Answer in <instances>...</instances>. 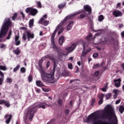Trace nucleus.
Masks as SVG:
<instances>
[{"label": "nucleus", "instance_id": "nucleus-62", "mask_svg": "<svg viewBox=\"0 0 124 124\" xmlns=\"http://www.w3.org/2000/svg\"><path fill=\"white\" fill-rule=\"evenodd\" d=\"M0 76L1 77H4V75L3 74V73L0 70Z\"/></svg>", "mask_w": 124, "mask_h": 124}, {"label": "nucleus", "instance_id": "nucleus-8", "mask_svg": "<svg viewBox=\"0 0 124 124\" xmlns=\"http://www.w3.org/2000/svg\"><path fill=\"white\" fill-rule=\"evenodd\" d=\"M46 59H49L51 61H55V57H54V55L53 54H48L44 57H43L41 60L39 61L38 64H42V62H43V61L44 60H46Z\"/></svg>", "mask_w": 124, "mask_h": 124}, {"label": "nucleus", "instance_id": "nucleus-35", "mask_svg": "<svg viewBox=\"0 0 124 124\" xmlns=\"http://www.w3.org/2000/svg\"><path fill=\"white\" fill-rule=\"evenodd\" d=\"M12 35V31L10 30L9 32V34L8 36L6 37V39L9 40L10 39V38L11 37V35Z\"/></svg>", "mask_w": 124, "mask_h": 124}, {"label": "nucleus", "instance_id": "nucleus-51", "mask_svg": "<svg viewBox=\"0 0 124 124\" xmlns=\"http://www.w3.org/2000/svg\"><path fill=\"white\" fill-rule=\"evenodd\" d=\"M28 81L30 83L32 81V77L31 76H29L28 77Z\"/></svg>", "mask_w": 124, "mask_h": 124}, {"label": "nucleus", "instance_id": "nucleus-56", "mask_svg": "<svg viewBox=\"0 0 124 124\" xmlns=\"http://www.w3.org/2000/svg\"><path fill=\"white\" fill-rule=\"evenodd\" d=\"M100 34H101V33L100 32H98V33H96V34H95L94 37H93V39H94V38H96V36H99V35H100Z\"/></svg>", "mask_w": 124, "mask_h": 124}, {"label": "nucleus", "instance_id": "nucleus-44", "mask_svg": "<svg viewBox=\"0 0 124 124\" xmlns=\"http://www.w3.org/2000/svg\"><path fill=\"white\" fill-rule=\"evenodd\" d=\"M68 67L69 69H73V65H72V63H69L68 64Z\"/></svg>", "mask_w": 124, "mask_h": 124}, {"label": "nucleus", "instance_id": "nucleus-31", "mask_svg": "<svg viewBox=\"0 0 124 124\" xmlns=\"http://www.w3.org/2000/svg\"><path fill=\"white\" fill-rule=\"evenodd\" d=\"M103 20H104V16H103V15H101L98 17V21L99 22H102Z\"/></svg>", "mask_w": 124, "mask_h": 124}, {"label": "nucleus", "instance_id": "nucleus-10", "mask_svg": "<svg viewBox=\"0 0 124 124\" xmlns=\"http://www.w3.org/2000/svg\"><path fill=\"white\" fill-rule=\"evenodd\" d=\"M83 9H84V11H85V12H88L89 15H91V14H92V9L91 6L89 5H84L83 6Z\"/></svg>", "mask_w": 124, "mask_h": 124}, {"label": "nucleus", "instance_id": "nucleus-4", "mask_svg": "<svg viewBox=\"0 0 124 124\" xmlns=\"http://www.w3.org/2000/svg\"><path fill=\"white\" fill-rule=\"evenodd\" d=\"M57 67V64L56 63H54L53 64V69L50 71V73H48V83H54L55 82H57L60 78V76H58L57 78L55 79L54 76L55 75V71H56V68Z\"/></svg>", "mask_w": 124, "mask_h": 124}, {"label": "nucleus", "instance_id": "nucleus-60", "mask_svg": "<svg viewBox=\"0 0 124 124\" xmlns=\"http://www.w3.org/2000/svg\"><path fill=\"white\" fill-rule=\"evenodd\" d=\"M75 81H79V80L78 79H72L70 81V83H73V82H75Z\"/></svg>", "mask_w": 124, "mask_h": 124}, {"label": "nucleus", "instance_id": "nucleus-23", "mask_svg": "<svg viewBox=\"0 0 124 124\" xmlns=\"http://www.w3.org/2000/svg\"><path fill=\"white\" fill-rule=\"evenodd\" d=\"M51 43L52 44V49H53V50H55V51H56V52H57L60 48L58 47L57 46H56L55 42H51Z\"/></svg>", "mask_w": 124, "mask_h": 124}, {"label": "nucleus", "instance_id": "nucleus-32", "mask_svg": "<svg viewBox=\"0 0 124 124\" xmlns=\"http://www.w3.org/2000/svg\"><path fill=\"white\" fill-rule=\"evenodd\" d=\"M20 67H21L20 65H17L13 69L14 72H16L17 70H19Z\"/></svg>", "mask_w": 124, "mask_h": 124}, {"label": "nucleus", "instance_id": "nucleus-53", "mask_svg": "<svg viewBox=\"0 0 124 124\" xmlns=\"http://www.w3.org/2000/svg\"><path fill=\"white\" fill-rule=\"evenodd\" d=\"M62 31H63V28L60 29L58 31V35H60V34H61V33L62 32Z\"/></svg>", "mask_w": 124, "mask_h": 124}, {"label": "nucleus", "instance_id": "nucleus-55", "mask_svg": "<svg viewBox=\"0 0 124 124\" xmlns=\"http://www.w3.org/2000/svg\"><path fill=\"white\" fill-rule=\"evenodd\" d=\"M99 75V71H95L94 73V76H98Z\"/></svg>", "mask_w": 124, "mask_h": 124}, {"label": "nucleus", "instance_id": "nucleus-2", "mask_svg": "<svg viewBox=\"0 0 124 124\" xmlns=\"http://www.w3.org/2000/svg\"><path fill=\"white\" fill-rule=\"evenodd\" d=\"M36 104L37 105L29 109L27 111V115L28 116L30 115L29 116V120H32L33 116H34V114L37 112V109H39V108L45 109L46 108V106H47V107L51 106L50 105L47 104L45 102H38L36 103Z\"/></svg>", "mask_w": 124, "mask_h": 124}, {"label": "nucleus", "instance_id": "nucleus-58", "mask_svg": "<svg viewBox=\"0 0 124 124\" xmlns=\"http://www.w3.org/2000/svg\"><path fill=\"white\" fill-rule=\"evenodd\" d=\"M121 101H122V100L121 99H119L118 100H117L116 102H115V104L117 105V104H119V103H120L121 102Z\"/></svg>", "mask_w": 124, "mask_h": 124}, {"label": "nucleus", "instance_id": "nucleus-57", "mask_svg": "<svg viewBox=\"0 0 124 124\" xmlns=\"http://www.w3.org/2000/svg\"><path fill=\"white\" fill-rule=\"evenodd\" d=\"M5 102V100L0 99V105L4 104Z\"/></svg>", "mask_w": 124, "mask_h": 124}, {"label": "nucleus", "instance_id": "nucleus-21", "mask_svg": "<svg viewBox=\"0 0 124 124\" xmlns=\"http://www.w3.org/2000/svg\"><path fill=\"white\" fill-rule=\"evenodd\" d=\"M36 85L37 87H40V88L45 87V85H44L41 80H37L36 81Z\"/></svg>", "mask_w": 124, "mask_h": 124}, {"label": "nucleus", "instance_id": "nucleus-7", "mask_svg": "<svg viewBox=\"0 0 124 124\" xmlns=\"http://www.w3.org/2000/svg\"><path fill=\"white\" fill-rule=\"evenodd\" d=\"M81 13H86V11L85 10H80L77 13H75L74 14H71L65 17L64 19V21H68V20H70V19H73L76 15H78V14H81Z\"/></svg>", "mask_w": 124, "mask_h": 124}, {"label": "nucleus", "instance_id": "nucleus-6", "mask_svg": "<svg viewBox=\"0 0 124 124\" xmlns=\"http://www.w3.org/2000/svg\"><path fill=\"white\" fill-rule=\"evenodd\" d=\"M66 23V21L64 19L63 20L62 22H61L58 26L56 27L55 30L53 32L52 34L51 35V42H55V36H56V33H57V31L60 30V28L63 24H65Z\"/></svg>", "mask_w": 124, "mask_h": 124}, {"label": "nucleus", "instance_id": "nucleus-41", "mask_svg": "<svg viewBox=\"0 0 124 124\" xmlns=\"http://www.w3.org/2000/svg\"><path fill=\"white\" fill-rule=\"evenodd\" d=\"M18 16V14H17V13H15L13 15V16L12 17V19L13 21L15 20V19H16V18H17Z\"/></svg>", "mask_w": 124, "mask_h": 124}, {"label": "nucleus", "instance_id": "nucleus-28", "mask_svg": "<svg viewBox=\"0 0 124 124\" xmlns=\"http://www.w3.org/2000/svg\"><path fill=\"white\" fill-rule=\"evenodd\" d=\"M105 96L107 100H109V99H110L111 97H112V93H108L105 95Z\"/></svg>", "mask_w": 124, "mask_h": 124}, {"label": "nucleus", "instance_id": "nucleus-12", "mask_svg": "<svg viewBox=\"0 0 124 124\" xmlns=\"http://www.w3.org/2000/svg\"><path fill=\"white\" fill-rule=\"evenodd\" d=\"M112 14L116 17H122L123 16V13L119 10H115L113 12Z\"/></svg>", "mask_w": 124, "mask_h": 124}, {"label": "nucleus", "instance_id": "nucleus-22", "mask_svg": "<svg viewBox=\"0 0 124 124\" xmlns=\"http://www.w3.org/2000/svg\"><path fill=\"white\" fill-rule=\"evenodd\" d=\"M63 42H64V36H61L59 38V43L60 45H62V44H63Z\"/></svg>", "mask_w": 124, "mask_h": 124}, {"label": "nucleus", "instance_id": "nucleus-9", "mask_svg": "<svg viewBox=\"0 0 124 124\" xmlns=\"http://www.w3.org/2000/svg\"><path fill=\"white\" fill-rule=\"evenodd\" d=\"M76 46H77L76 44H72L71 46L65 48V50L67 51V52L64 51L63 53L64 54L65 53H68V54H69V53H71V52L74 51L75 48H76Z\"/></svg>", "mask_w": 124, "mask_h": 124}, {"label": "nucleus", "instance_id": "nucleus-13", "mask_svg": "<svg viewBox=\"0 0 124 124\" xmlns=\"http://www.w3.org/2000/svg\"><path fill=\"white\" fill-rule=\"evenodd\" d=\"M26 33L28 41H30L31 39H33L34 38V34L31 33V31H26Z\"/></svg>", "mask_w": 124, "mask_h": 124}, {"label": "nucleus", "instance_id": "nucleus-61", "mask_svg": "<svg viewBox=\"0 0 124 124\" xmlns=\"http://www.w3.org/2000/svg\"><path fill=\"white\" fill-rule=\"evenodd\" d=\"M4 47H5V45L1 44H0V48L2 49V48H4Z\"/></svg>", "mask_w": 124, "mask_h": 124}, {"label": "nucleus", "instance_id": "nucleus-43", "mask_svg": "<svg viewBox=\"0 0 124 124\" xmlns=\"http://www.w3.org/2000/svg\"><path fill=\"white\" fill-rule=\"evenodd\" d=\"M20 72L21 73H25L26 72V68L25 67H22L20 68Z\"/></svg>", "mask_w": 124, "mask_h": 124}, {"label": "nucleus", "instance_id": "nucleus-59", "mask_svg": "<svg viewBox=\"0 0 124 124\" xmlns=\"http://www.w3.org/2000/svg\"><path fill=\"white\" fill-rule=\"evenodd\" d=\"M19 38H20V36H15V41H18L19 40Z\"/></svg>", "mask_w": 124, "mask_h": 124}, {"label": "nucleus", "instance_id": "nucleus-50", "mask_svg": "<svg viewBox=\"0 0 124 124\" xmlns=\"http://www.w3.org/2000/svg\"><path fill=\"white\" fill-rule=\"evenodd\" d=\"M42 90L43 92H45L46 93H48V92H50L51 90L50 89H46V88H42Z\"/></svg>", "mask_w": 124, "mask_h": 124}, {"label": "nucleus", "instance_id": "nucleus-26", "mask_svg": "<svg viewBox=\"0 0 124 124\" xmlns=\"http://www.w3.org/2000/svg\"><path fill=\"white\" fill-rule=\"evenodd\" d=\"M34 22V19H31L29 21V28H32L33 27V23Z\"/></svg>", "mask_w": 124, "mask_h": 124}, {"label": "nucleus", "instance_id": "nucleus-27", "mask_svg": "<svg viewBox=\"0 0 124 124\" xmlns=\"http://www.w3.org/2000/svg\"><path fill=\"white\" fill-rule=\"evenodd\" d=\"M89 20L90 27L93 30V20H92V18H91V17L89 18Z\"/></svg>", "mask_w": 124, "mask_h": 124}, {"label": "nucleus", "instance_id": "nucleus-18", "mask_svg": "<svg viewBox=\"0 0 124 124\" xmlns=\"http://www.w3.org/2000/svg\"><path fill=\"white\" fill-rule=\"evenodd\" d=\"M38 13V11L36 9L32 8L31 10L30 14L31 16H35Z\"/></svg>", "mask_w": 124, "mask_h": 124}, {"label": "nucleus", "instance_id": "nucleus-20", "mask_svg": "<svg viewBox=\"0 0 124 124\" xmlns=\"http://www.w3.org/2000/svg\"><path fill=\"white\" fill-rule=\"evenodd\" d=\"M73 24H74V21H70L67 27V31H70L72 29V27L73 26Z\"/></svg>", "mask_w": 124, "mask_h": 124}, {"label": "nucleus", "instance_id": "nucleus-3", "mask_svg": "<svg viewBox=\"0 0 124 124\" xmlns=\"http://www.w3.org/2000/svg\"><path fill=\"white\" fill-rule=\"evenodd\" d=\"M11 25H12V23L10 20V18H6L0 31V38H2V37H4L6 35L9 30V27H11Z\"/></svg>", "mask_w": 124, "mask_h": 124}, {"label": "nucleus", "instance_id": "nucleus-17", "mask_svg": "<svg viewBox=\"0 0 124 124\" xmlns=\"http://www.w3.org/2000/svg\"><path fill=\"white\" fill-rule=\"evenodd\" d=\"M57 52L59 57H62V56H67L68 55V52L64 53L63 52H64V51L61 49H59Z\"/></svg>", "mask_w": 124, "mask_h": 124}, {"label": "nucleus", "instance_id": "nucleus-19", "mask_svg": "<svg viewBox=\"0 0 124 124\" xmlns=\"http://www.w3.org/2000/svg\"><path fill=\"white\" fill-rule=\"evenodd\" d=\"M104 97V94H101L99 95V98L100 100L98 102V105H101L103 103V98Z\"/></svg>", "mask_w": 124, "mask_h": 124}, {"label": "nucleus", "instance_id": "nucleus-29", "mask_svg": "<svg viewBox=\"0 0 124 124\" xmlns=\"http://www.w3.org/2000/svg\"><path fill=\"white\" fill-rule=\"evenodd\" d=\"M66 5V2H64L63 4H61L58 5V8L59 9H62V8H64V6Z\"/></svg>", "mask_w": 124, "mask_h": 124}, {"label": "nucleus", "instance_id": "nucleus-40", "mask_svg": "<svg viewBox=\"0 0 124 124\" xmlns=\"http://www.w3.org/2000/svg\"><path fill=\"white\" fill-rule=\"evenodd\" d=\"M4 104L5 105L6 107H10V104L9 103V101H5V102L4 103Z\"/></svg>", "mask_w": 124, "mask_h": 124}, {"label": "nucleus", "instance_id": "nucleus-39", "mask_svg": "<svg viewBox=\"0 0 124 124\" xmlns=\"http://www.w3.org/2000/svg\"><path fill=\"white\" fill-rule=\"evenodd\" d=\"M3 80H4V77L0 78V86L3 83ZM0 95H1V93L0 92Z\"/></svg>", "mask_w": 124, "mask_h": 124}, {"label": "nucleus", "instance_id": "nucleus-34", "mask_svg": "<svg viewBox=\"0 0 124 124\" xmlns=\"http://www.w3.org/2000/svg\"><path fill=\"white\" fill-rule=\"evenodd\" d=\"M124 111V107L123 106H121L119 108V112L121 114H123Z\"/></svg>", "mask_w": 124, "mask_h": 124}, {"label": "nucleus", "instance_id": "nucleus-25", "mask_svg": "<svg viewBox=\"0 0 124 124\" xmlns=\"http://www.w3.org/2000/svg\"><path fill=\"white\" fill-rule=\"evenodd\" d=\"M108 42H109V41L108 40V39L106 38H104V40H102L101 41V43L104 45L108 44Z\"/></svg>", "mask_w": 124, "mask_h": 124}, {"label": "nucleus", "instance_id": "nucleus-48", "mask_svg": "<svg viewBox=\"0 0 124 124\" xmlns=\"http://www.w3.org/2000/svg\"><path fill=\"white\" fill-rule=\"evenodd\" d=\"M98 56H99V55L98 54V53H94L93 55V57L94 59H96V58H97V57H98Z\"/></svg>", "mask_w": 124, "mask_h": 124}, {"label": "nucleus", "instance_id": "nucleus-37", "mask_svg": "<svg viewBox=\"0 0 124 124\" xmlns=\"http://www.w3.org/2000/svg\"><path fill=\"white\" fill-rule=\"evenodd\" d=\"M32 9V8H31V7L27 8L25 10V12L26 13H30V14H31V11Z\"/></svg>", "mask_w": 124, "mask_h": 124}, {"label": "nucleus", "instance_id": "nucleus-52", "mask_svg": "<svg viewBox=\"0 0 124 124\" xmlns=\"http://www.w3.org/2000/svg\"><path fill=\"white\" fill-rule=\"evenodd\" d=\"M94 103H95V99L93 98L91 102V106H93Z\"/></svg>", "mask_w": 124, "mask_h": 124}, {"label": "nucleus", "instance_id": "nucleus-64", "mask_svg": "<svg viewBox=\"0 0 124 124\" xmlns=\"http://www.w3.org/2000/svg\"><path fill=\"white\" fill-rule=\"evenodd\" d=\"M121 67L122 68L123 70H124V63L121 64Z\"/></svg>", "mask_w": 124, "mask_h": 124}, {"label": "nucleus", "instance_id": "nucleus-63", "mask_svg": "<svg viewBox=\"0 0 124 124\" xmlns=\"http://www.w3.org/2000/svg\"><path fill=\"white\" fill-rule=\"evenodd\" d=\"M121 4L120 2L118 3L117 4L116 8H117V9L119 8V7H120V6H121Z\"/></svg>", "mask_w": 124, "mask_h": 124}, {"label": "nucleus", "instance_id": "nucleus-5", "mask_svg": "<svg viewBox=\"0 0 124 124\" xmlns=\"http://www.w3.org/2000/svg\"><path fill=\"white\" fill-rule=\"evenodd\" d=\"M38 66L39 70L41 74L42 80L45 83L48 82V76L49 75L43 70L42 64H38Z\"/></svg>", "mask_w": 124, "mask_h": 124}, {"label": "nucleus", "instance_id": "nucleus-47", "mask_svg": "<svg viewBox=\"0 0 124 124\" xmlns=\"http://www.w3.org/2000/svg\"><path fill=\"white\" fill-rule=\"evenodd\" d=\"M22 39L24 40V41H26L27 40V35L25 33L23 34Z\"/></svg>", "mask_w": 124, "mask_h": 124}, {"label": "nucleus", "instance_id": "nucleus-24", "mask_svg": "<svg viewBox=\"0 0 124 124\" xmlns=\"http://www.w3.org/2000/svg\"><path fill=\"white\" fill-rule=\"evenodd\" d=\"M13 52L17 56H18V55H19L20 53H21L20 49H19V48L18 47L16 50H13Z\"/></svg>", "mask_w": 124, "mask_h": 124}, {"label": "nucleus", "instance_id": "nucleus-38", "mask_svg": "<svg viewBox=\"0 0 124 124\" xmlns=\"http://www.w3.org/2000/svg\"><path fill=\"white\" fill-rule=\"evenodd\" d=\"M13 79L11 78H6V83H9V84H11L12 83Z\"/></svg>", "mask_w": 124, "mask_h": 124}, {"label": "nucleus", "instance_id": "nucleus-45", "mask_svg": "<svg viewBox=\"0 0 124 124\" xmlns=\"http://www.w3.org/2000/svg\"><path fill=\"white\" fill-rule=\"evenodd\" d=\"M58 103L60 106H62V99H60L58 100Z\"/></svg>", "mask_w": 124, "mask_h": 124}, {"label": "nucleus", "instance_id": "nucleus-16", "mask_svg": "<svg viewBox=\"0 0 124 124\" xmlns=\"http://www.w3.org/2000/svg\"><path fill=\"white\" fill-rule=\"evenodd\" d=\"M115 86L116 88H119V87H121V82H122V79L121 78H119L117 79L114 80Z\"/></svg>", "mask_w": 124, "mask_h": 124}, {"label": "nucleus", "instance_id": "nucleus-15", "mask_svg": "<svg viewBox=\"0 0 124 124\" xmlns=\"http://www.w3.org/2000/svg\"><path fill=\"white\" fill-rule=\"evenodd\" d=\"M5 119L6 120V124H9L10 123V122H11V120H12V115L6 114L5 116Z\"/></svg>", "mask_w": 124, "mask_h": 124}, {"label": "nucleus", "instance_id": "nucleus-30", "mask_svg": "<svg viewBox=\"0 0 124 124\" xmlns=\"http://www.w3.org/2000/svg\"><path fill=\"white\" fill-rule=\"evenodd\" d=\"M86 15L85 14H81L80 15H79V16H78V20H80L81 19H84V18H85V17H86Z\"/></svg>", "mask_w": 124, "mask_h": 124}, {"label": "nucleus", "instance_id": "nucleus-1", "mask_svg": "<svg viewBox=\"0 0 124 124\" xmlns=\"http://www.w3.org/2000/svg\"><path fill=\"white\" fill-rule=\"evenodd\" d=\"M112 108L110 106H108L107 108L102 111L100 114L96 115L94 113H92L89 115L86 119L87 123H91L93 122V124L94 122H97L99 120H108L112 121V119L114 118V122L112 123V124H118V119L115 112L111 110Z\"/></svg>", "mask_w": 124, "mask_h": 124}, {"label": "nucleus", "instance_id": "nucleus-46", "mask_svg": "<svg viewBox=\"0 0 124 124\" xmlns=\"http://www.w3.org/2000/svg\"><path fill=\"white\" fill-rule=\"evenodd\" d=\"M99 67V64H94L93 67V69H96V68Z\"/></svg>", "mask_w": 124, "mask_h": 124}, {"label": "nucleus", "instance_id": "nucleus-33", "mask_svg": "<svg viewBox=\"0 0 124 124\" xmlns=\"http://www.w3.org/2000/svg\"><path fill=\"white\" fill-rule=\"evenodd\" d=\"M0 70H3V71H5L7 70V68H6V66H3V65H0Z\"/></svg>", "mask_w": 124, "mask_h": 124}, {"label": "nucleus", "instance_id": "nucleus-14", "mask_svg": "<svg viewBox=\"0 0 124 124\" xmlns=\"http://www.w3.org/2000/svg\"><path fill=\"white\" fill-rule=\"evenodd\" d=\"M39 23L46 27V26H48V25H49V21L45 20L44 18H41L39 21Z\"/></svg>", "mask_w": 124, "mask_h": 124}, {"label": "nucleus", "instance_id": "nucleus-36", "mask_svg": "<svg viewBox=\"0 0 124 124\" xmlns=\"http://www.w3.org/2000/svg\"><path fill=\"white\" fill-rule=\"evenodd\" d=\"M38 8H42V4H41V1H37L36 2Z\"/></svg>", "mask_w": 124, "mask_h": 124}, {"label": "nucleus", "instance_id": "nucleus-49", "mask_svg": "<svg viewBox=\"0 0 124 124\" xmlns=\"http://www.w3.org/2000/svg\"><path fill=\"white\" fill-rule=\"evenodd\" d=\"M20 44H21V41H15V45H16V46H19Z\"/></svg>", "mask_w": 124, "mask_h": 124}, {"label": "nucleus", "instance_id": "nucleus-42", "mask_svg": "<svg viewBox=\"0 0 124 124\" xmlns=\"http://www.w3.org/2000/svg\"><path fill=\"white\" fill-rule=\"evenodd\" d=\"M93 36V35H92V33H90L86 37V39L87 40H91V38H92Z\"/></svg>", "mask_w": 124, "mask_h": 124}, {"label": "nucleus", "instance_id": "nucleus-54", "mask_svg": "<svg viewBox=\"0 0 124 124\" xmlns=\"http://www.w3.org/2000/svg\"><path fill=\"white\" fill-rule=\"evenodd\" d=\"M64 113L65 115H67V116H68V114H69V109H65L64 111Z\"/></svg>", "mask_w": 124, "mask_h": 124}, {"label": "nucleus", "instance_id": "nucleus-11", "mask_svg": "<svg viewBox=\"0 0 124 124\" xmlns=\"http://www.w3.org/2000/svg\"><path fill=\"white\" fill-rule=\"evenodd\" d=\"M83 50L82 51L81 55V58H82V57H83V58H85V57L87 56V54H89V53L91 52V49L90 48L89 49L86 50L85 51V44H83Z\"/></svg>", "mask_w": 124, "mask_h": 124}]
</instances>
